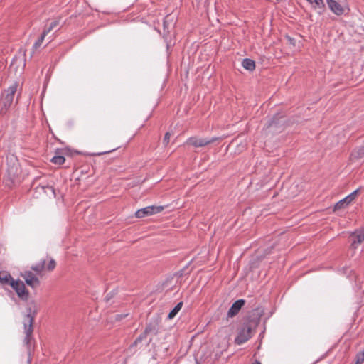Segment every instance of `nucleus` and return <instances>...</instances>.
<instances>
[{
	"mask_svg": "<svg viewBox=\"0 0 364 364\" xmlns=\"http://www.w3.org/2000/svg\"><path fill=\"white\" fill-rule=\"evenodd\" d=\"M183 306V302H179L177 305L172 309V311L168 314V318L169 319H172L175 317V316L178 313V311L181 309Z\"/></svg>",
	"mask_w": 364,
	"mask_h": 364,
	"instance_id": "obj_16",
	"label": "nucleus"
},
{
	"mask_svg": "<svg viewBox=\"0 0 364 364\" xmlns=\"http://www.w3.org/2000/svg\"><path fill=\"white\" fill-rule=\"evenodd\" d=\"M16 280L13 279L11 276L10 273L6 271H1L0 272V282L2 284H9L11 286V283L15 282Z\"/></svg>",
	"mask_w": 364,
	"mask_h": 364,
	"instance_id": "obj_14",
	"label": "nucleus"
},
{
	"mask_svg": "<svg viewBox=\"0 0 364 364\" xmlns=\"http://www.w3.org/2000/svg\"><path fill=\"white\" fill-rule=\"evenodd\" d=\"M47 188L50 190L52 193L55 196V190H54V188L52 186H48Z\"/></svg>",
	"mask_w": 364,
	"mask_h": 364,
	"instance_id": "obj_29",
	"label": "nucleus"
},
{
	"mask_svg": "<svg viewBox=\"0 0 364 364\" xmlns=\"http://www.w3.org/2000/svg\"><path fill=\"white\" fill-rule=\"evenodd\" d=\"M11 287L15 290L18 296L23 301H27L29 297V293L26 290L23 282L21 280H16L11 283Z\"/></svg>",
	"mask_w": 364,
	"mask_h": 364,
	"instance_id": "obj_3",
	"label": "nucleus"
},
{
	"mask_svg": "<svg viewBox=\"0 0 364 364\" xmlns=\"http://www.w3.org/2000/svg\"><path fill=\"white\" fill-rule=\"evenodd\" d=\"M28 314L23 318L24 333L26 337L23 340L24 343L29 345L31 339V335L33 331V323L34 320V315H31V309L28 308L27 309Z\"/></svg>",
	"mask_w": 364,
	"mask_h": 364,
	"instance_id": "obj_2",
	"label": "nucleus"
},
{
	"mask_svg": "<svg viewBox=\"0 0 364 364\" xmlns=\"http://www.w3.org/2000/svg\"><path fill=\"white\" fill-rule=\"evenodd\" d=\"M55 262L53 259H51L49 262L47 268L48 270L50 271V270H53L55 268Z\"/></svg>",
	"mask_w": 364,
	"mask_h": 364,
	"instance_id": "obj_25",
	"label": "nucleus"
},
{
	"mask_svg": "<svg viewBox=\"0 0 364 364\" xmlns=\"http://www.w3.org/2000/svg\"><path fill=\"white\" fill-rule=\"evenodd\" d=\"M245 303V301L244 299H239L234 302L228 312V316L233 317L237 315Z\"/></svg>",
	"mask_w": 364,
	"mask_h": 364,
	"instance_id": "obj_12",
	"label": "nucleus"
},
{
	"mask_svg": "<svg viewBox=\"0 0 364 364\" xmlns=\"http://www.w3.org/2000/svg\"><path fill=\"white\" fill-rule=\"evenodd\" d=\"M314 9H323L325 4L323 0H306Z\"/></svg>",
	"mask_w": 364,
	"mask_h": 364,
	"instance_id": "obj_15",
	"label": "nucleus"
},
{
	"mask_svg": "<svg viewBox=\"0 0 364 364\" xmlns=\"http://www.w3.org/2000/svg\"><path fill=\"white\" fill-rule=\"evenodd\" d=\"M285 38H286V39L287 41V43L289 45H291V46H292L294 47L296 46V40L294 38H291V36H287V35L285 36Z\"/></svg>",
	"mask_w": 364,
	"mask_h": 364,
	"instance_id": "obj_24",
	"label": "nucleus"
},
{
	"mask_svg": "<svg viewBox=\"0 0 364 364\" xmlns=\"http://www.w3.org/2000/svg\"><path fill=\"white\" fill-rule=\"evenodd\" d=\"M253 364H261V363L258 361H255Z\"/></svg>",
	"mask_w": 364,
	"mask_h": 364,
	"instance_id": "obj_33",
	"label": "nucleus"
},
{
	"mask_svg": "<svg viewBox=\"0 0 364 364\" xmlns=\"http://www.w3.org/2000/svg\"><path fill=\"white\" fill-rule=\"evenodd\" d=\"M45 261H42L40 263L32 267V269L38 273H40L44 268Z\"/></svg>",
	"mask_w": 364,
	"mask_h": 364,
	"instance_id": "obj_22",
	"label": "nucleus"
},
{
	"mask_svg": "<svg viewBox=\"0 0 364 364\" xmlns=\"http://www.w3.org/2000/svg\"><path fill=\"white\" fill-rule=\"evenodd\" d=\"M9 173L10 174H12L13 176L17 174V170H16L15 171H13V170H9Z\"/></svg>",
	"mask_w": 364,
	"mask_h": 364,
	"instance_id": "obj_30",
	"label": "nucleus"
},
{
	"mask_svg": "<svg viewBox=\"0 0 364 364\" xmlns=\"http://www.w3.org/2000/svg\"><path fill=\"white\" fill-rule=\"evenodd\" d=\"M352 156L357 159L363 158L364 156V145L355 150L352 154Z\"/></svg>",
	"mask_w": 364,
	"mask_h": 364,
	"instance_id": "obj_19",
	"label": "nucleus"
},
{
	"mask_svg": "<svg viewBox=\"0 0 364 364\" xmlns=\"http://www.w3.org/2000/svg\"><path fill=\"white\" fill-rule=\"evenodd\" d=\"M196 364H198V363H196Z\"/></svg>",
	"mask_w": 364,
	"mask_h": 364,
	"instance_id": "obj_35",
	"label": "nucleus"
},
{
	"mask_svg": "<svg viewBox=\"0 0 364 364\" xmlns=\"http://www.w3.org/2000/svg\"><path fill=\"white\" fill-rule=\"evenodd\" d=\"M60 23V20L59 19H55L54 21H53L50 26L48 27V28H45V29L43 30V32L46 34H48V33H50L53 28H55L57 26H58Z\"/></svg>",
	"mask_w": 364,
	"mask_h": 364,
	"instance_id": "obj_18",
	"label": "nucleus"
},
{
	"mask_svg": "<svg viewBox=\"0 0 364 364\" xmlns=\"http://www.w3.org/2000/svg\"><path fill=\"white\" fill-rule=\"evenodd\" d=\"M65 157L63 156H55L51 159V161L55 164L61 165L65 162Z\"/></svg>",
	"mask_w": 364,
	"mask_h": 364,
	"instance_id": "obj_20",
	"label": "nucleus"
},
{
	"mask_svg": "<svg viewBox=\"0 0 364 364\" xmlns=\"http://www.w3.org/2000/svg\"><path fill=\"white\" fill-rule=\"evenodd\" d=\"M169 139H170V133L169 132H166L165 136H164V144H168Z\"/></svg>",
	"mask_w": 364,
	"mask_h": 364,
	"instance_id": "obj_26",
	"label": "nucleus"
},
{
	"mask_svg": "<svg viewBox=\"0 0 364 364\" xmlns=\"http://www.w3.org/2000/svg\"><path fill=\"white\" fill-rule=\"evenodd\" d=\"M351 240V247L356 249L362 242L364 241V229L357 230L350 235Z\"/></svg>",
	"mask_w": 364,
	"mask_h": 364,
	"instance_id": "obj_7",
	"label": "nucleus"
},
{
	"mask_svg": "<svg viewBox=\"0 0 364 364\" xmlns=\"http://www.w3.org/2000/svg\"><path fill=\"white\" fill-rule=\"evenodd\" d=\"M359 191V189H357L352 192L350 194L347 196L343 199L339 200L336 203L334 206V210H338L346 208L348 204H350L357 196V194Z\"/></svg>",
	"mask_w": 364,
	"mask_h": 364,
	"instance_id": "obj_6",
	"label": "nucleus"
},
{
	"mask_svg": "<svg viewBox=\"0 0 364 364\" xmlns=\"http://www.w3.org/2000/svg\"><path fill=\"white\" fill-rule=\"evenodd\" d=\"M18 86V83L17 82H14L12 85H10L6 90H5L4 93L2 94V96L0 100V107L1 112H6L8 108L11 106L14 100V96L17 90Z\"/></svg>",
	"mask_w": 364,
	"mask_h": 364,
	"instance_id": "obj_1",
	"label": "nucleus"
},
{
	"mask_svg": "<svg viewBox=\"0 0 364 364\" xmlns=\"http://www.w3.org/2000/svg\"><path fill=\"white\" fill-rule=\"evenodd\" d=\"M253 326L250 324L245 325L239 332L235 338V343L238 345L246 342L252 336Z\"/></svg>",
	"mask_w": 364,
	"mask_h": 364,
	"instance_id": "obj_5",
	"label": "nucleus"
},
{
	"mask_svg": "<svg viewBox=\"0 0 364 364\" xmlns=\"http://www.w3.org/2000/svg\"><path fill=\"white\" fill-rule=\"evenodd\" d=\"M127 316H128V314H116L114 317L117 321H120Z\"/></svg>",
	"mask_w": 364,
	"mask_h": 364,
	"instance_id": "obj_27",
	"label": "nucleus"
},
{
	"mask_svg": "<svg viewBox=\"0 0 364 364\" xmlns=\"http://www.w3.org/2000/svg\"><path fill=\"white\" fill-rule=\"evenodd\" d=\"M284 122V119L282 117H278V116H275L273 117L271 121L268 123L267 126V129L270 132H278L279 131V124Z\"/></svg>",
	"mask_w": 364,
	"mask_h": 364,
	"instance_id": "obj_13",
	"label": "nucleus"
},
{
	"mask_svg": "<svg viewBox=\"0 0 364 364\" xmlns=\"http://www.w3.org/2000/svg\"><path fill=\"white\" fill-rule=\"evenodd\" d=\"M14 63L12 62L11 66H14Z\"/></svg>",
	"mask_w": 364,
	"mask_h": 364,
	"instance_id": "obj_34",
	"label": "nucleus"
},
{
	"mask_svg": "<svg viewBox=\"0 0 364 364\" xmlns=\"http://www.w3.org/2000/svg\"><path fill=\"white\" fill-rule=\"evenodd\" d=\"M216 139V138L206 139L191 137L188 139V143L195 147H203L212 142H214Z\"/></svg>",
	"mask_w": 364,
	"mask_h": 364,
	"instance_id": "obj_9",
	"label": "nucleus"
},
{
	"mask_svg": "<svg viewBox=\"0 0 364 364\" xmlns=\"http://www.w3.org/2000/svg\"><path fill=\"white\" fill-rule=\"evenodd\" d=\"M242 66L243 68H255V62L250 58H245L242 61Z\"/></svg>",
	"mask_w": 364,
	"mask_h": 364,
	"instance_id": "obj_17",
	"label": "nucleus"
},
{
	"mask_svg": "<svg viewBox=\"0 0 364 364\" xmlns=\"http://www.w3.org/2000/svg\"><path fill=\"white\" fill-rule=\"evenodd\" d=\"M164 206H147L146 208L138 210L136 212L135 215L136 218H141L160 213L164 210Z\"/></svg>",
	"mask_w": 364,
	"mask_h": 364,
	"instance_id": "obj_4",
	"label": "nucleus"
},
{
	"mask_svg": "<svg viewBox=\"0 0 364 364\" xmlns=\"http://www.w3.org/2000/svg\"><path fill=\"white\" fill-rule=\"evenodd\" d=\"M329 9L336 15L341 16L344 13L343 7L336 0H326Z\"/></svg>",
	"mask_w": 364,
	"mask_h": 364,
	"instance_id": "obj_11",
	"label": "nucleus"
},
{
	"mask_svg": "<svg viewBox=\"0 0 364 364\" xmlns=\"http://www.w3.org/2000/svg\"><path fill=\"white\" fill-rule=\"evenodd\" d=\"M358 353H359V354H362V355H363V356H364V350H363V351H361V352Z\"/></svg>",
	"mask_w": 364,
	"mask_h": 364,
	"instance_id": "obj_32",
	"label": "nucleus"
},
{
	"mask_svg": "<svg viewBox=\"0 0 364 364\" xmlns=\"http://www.w3.org/2000/svg\"><path fill=\"white\" fill-rule=\"evenodd\" d=\"M156 326L154 325H149L146 326L145 331L143 333H141L134 342V343L130 346V349L133 348L134 347L138 346L141 341L146 338V336L148 333H156Z\"/></svg>",
	"mask_w": 364,
	"mask_h": 364,
	"instance_id": "obj_10",
	"label": "nucleus"
},
{
	"mask_svg": "<svg viewBox=\"0 0 364 364\" xmlns=\"http://www.w3.org/2000/svg\"><path fill=\"white\" fill-rule=\"evenodd\" d=\"M364 362V356L362 354L358 353L356 355V359L355 364H362Z\"/></svg>",
	"mask_w": 364,
	"mask_h": 364,
	"instance_id": "obj_23",
	"label": "nucleus"
},
{
	"mask_svg": "<svg viewBox=\"0 0 364 364\" xmlns=\"http://www.w3.org/2000/svg\"><path fill=\"white\" fill-rule=\"evenodd\" d=\"M360 70H359V69H357V70H354V71L353 72V75H360Z\"/></svg>",
	"mask_w": 364,
	"mask_h": 364,
	"instance_id": "obj_28",
	"label": "nucleus"
},
{
	"mask_svg": "<svg viewBox=\"0 0 364 364\" xmlns=\"http://www.w3.org/2000/svg\"><path fill=\"white\" fill-rule=\"evenodd\" d=\"M21 277L24 279L26 283L32 288H36L40 281L38 278L31 271H26L21 274Z\"/></svg>",
	"mask_w": 364,
	"mask_h": 364,
	"instance_id": "obj_8",
	"label": "nucleus"
},
{
	"mask_svg": "<svg viewBox=\"0 0 364 364\" xmlns=\"http://www.w3.org/2000/svg\"><path fill=\"white\" fill-rule=\"evenodd\" d=\"M47 36L46 33H45L43 31V33H41V36L39 37V38L35 42L33 46L35 48H38V47H40L43 43V41H44V38L45 37Z\"/></svg>",
	"mask_w": 364,
	"mask_h": 364,
	"instance_id": "obj_21",
	"label": "nucleus"
},
{
	"mask_svg": "<svg viewBox=\"0 0 364 364\" xmlns=\"http://www.w3.org/2000/svg\"><path fill=\"white\" fill-rule=\"evenodd\" d=\"M363 78H364V77H361V78H356L355 81V82H356V81L360 82V81H362Z\"/></svg>",
	"mask_w": 364,
	"mask_h": 364,
	"instance_id": "obj_31",
	"label": "nucleus"
}]
</instances>
